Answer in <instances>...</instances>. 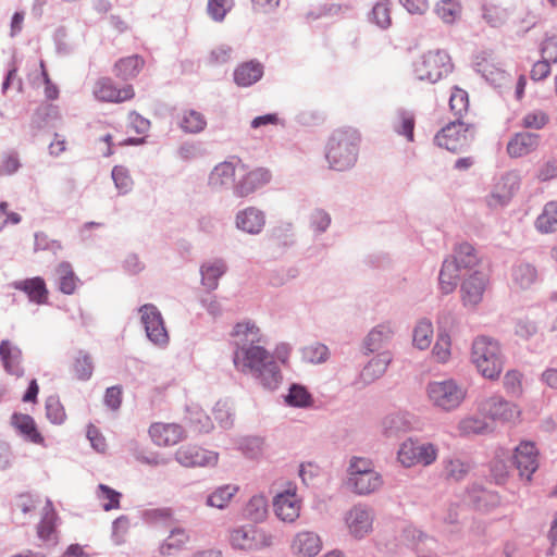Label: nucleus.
I'll return each mask as SVG.
<instances>
[{
    "instance_id": "47",
    "label": "nucleus",
    "mask_w": 557,
    "mask_h": 557,
    "mask_svg": "<svg viewBox=\"0 0 557 557\" xmlns=\"http://www.w3.org/2000/svg\"><path fill=\"white\" fill-rule=\"evenodd\" d=\"M432 322L429 319H421L413 329V345L421 350L426 349L432 343Z\"/></svg>"
},
{
    "instance_id": "35",
    "label": "nucleus",
    "mask_w": 557,
    "mask_h": 557,
    "mask_svg": "<svg viewBox=\"0 0 557 557\" xmlns=\"http://www.w3.org/2000/svg\"><path fill=\"white\" fill-rule=\"evenodd\" d=\"M287 406L293 408H311L314 399L308 388L299 383H292L288 393L284 396Z\"/></svg>"
},
{
    "instance_id": "64",
    "label": "nucleus",
    "mask_w": 557,
    "mask_h": 557,
    "mask_svg": "<svg viewBox=\"0 0 557 557\" xmlns=\"http://www.w3.org/2000/svg\"><path fill=\"white\" fill-rule=\"evenodd\" d=\"M310 227L317 233L322 234L326 232L331 224V215L323 209H314L309 218Z\"/></svg>"
},
{
    "instance_id": "14",
    "label": "nucleus",
    "mask_w": 557,
    "mask_h": 557,
    "mask_svg": "<svg viewBox=\"0 0 557 557\" xmlns=\"http://www.w3.org/2000/svg\"><path fill=\"white\" fill-rule=\"evenodd\" d=\"M94 94L97 99L107 102H124L134 97V88L132 85H125L117 88L113 81L109 77H102L97 81Z\"/></svg>"
},
{
    "instance_id": "3",
    "label": "nucleus",
    "mask_w": 557,
    "mask_h": 557,
    "mask_svg": "<svg viewBox=\"0 0 557 557\" xmlns=\"http://www.w3.org/2000/svg\"><path fill=\"white\" fill-rule=\"evenodd\" d=\"M471 360L482 376L488 380L498 379L505 363L499 343L484 335L473 341Z\"/></svg>"
},
{
    "instance_id": "57",
    "label": "nucleus",
    "mask_w": 557,
    "mask_h": 557,
    "mask_svg": "<svg viewBox=\"0 0 557 557\" xmlns=\"http://www.w3.org/2000/svg\"><path fill=\"white\" fill-rule=\"evenodd\" d=\"M46 416L47 419L53 424H62L65 421V410L58 396H49L47 398Z\"/></svg>"
},
{
    "instance_id": "2",
    "label": "nucleus",
    "mask_w": 557,
    "mask_h": 557,
    "mask_svg": "<svg viewBox=\"0 0 557 557\" xmlns=\"http://www.w3.org/2000/svg\"><path fill=\"white\" fill-rule=\"evenodd\" d=\"M360 135L356 129H336L329 138L325 158L330 169L347 171L355 166L360 146Z\"/></svg>"
},
{
    "instance_id": "19",
    "label": "nucleus",
    "mask_w": 557,
    "mask_h": 557,
    "mask_svg": "<svg viewBox=\"0 0 557 557\" xmlns=\"http://www.w3.org/2000/svg\"><path fill=\"white\" fill-rule=\"evenodd\" d=\"M149 435L159 446H172L184 438L185 431L176 423H153L149 428Z\"/></svg>"
},
{
    "instance_id": "13",
    "label": "nucleus",
    "mask_w": 557,
    "mask_h": 557,
    "mask_svg": "<svg viewBox=\"0 0 557 557\" xmlns=\"http://www.w3.org/2000/svg\"><path fill=\"white\" fill-rule=\"evenodd\" d=\"M175 460L184 467H203L214 465L218 455L199 446H182L175 453Z\"/></svg>"
},
{
    "instance_id": "27",
    "label": "nucleus",
    "mask_w": 557,
    "mask_h": 557,
    "mask_svg": "<svg viewBox=\"0 0 557 557\" xmlns=\"http://www.w3.org/2000/svg\"><path fill=\"white\" fill-rule=\"evenodd\" d=\"M347 524L355 537L362 539L372 528L369 510L362 506H355L348 512Z\"/></svg>"
},
{
    "instance_id": "21",
    "label": "nucleus",
    "mask_w": 557,
    "mask_h": 557,
    "mask_svg": "<svg viewBox=\"0 0 557 557\" xmlns=\"http://www.w3.org/2000/svg\"><path fill=\"white\" fill-rule=\"evenodd\" d=\"M201 285L208 290H215L219 280L227 272V264L222 258H214L200 265Z\"/></svg>"
},
{
    "instance_id": "55",
    "label": "nucleus",
    "mask_w": 557,
    "mask_h": 557,
    "mask_svg": "<svg viewBox=\"0 0 557 557\" xmlns=\"http://www.w3.org/2000/svg\"><path fill=\"white\" fill-rule=\"evenodd\" d=\"M112 180L120 194L125 195L133 187V180L127 168L115 165L111 172Z\"/></svg>"
},
{
    "instance_id": "25",
    "label": "nucleus",
    "mask_w": 557,
    "mask_h": 557,
    "mask_svg": "<svg viewBox=\"0 0 557 557\" xmlns=\"http://www.w3.org/2000/svg\"><path fill=\"white\" fill-rule=\"evenodd\" d=\"M263 76V65L250 60L239 64L234 71V82L239 87H249L259 82Z\"/></svg>"
},
{
    "instance_id": "40",
    "label": "nucleus",
    "mask_w": 557,
    "mask_h": 557,
    "mask_svg": "<svg viewBox=\"0 0 557 557\" xmlns=\"http://www.w3.org/2000/svg\"><path fill=\"white\" fill-rule=\"evenodd\" d=\"M269 239L280 248H289L295 244L294 225L280 222L269 231Z\"/></svg>"
},
{
    "instance_id": "28",
    "label": "nucleus",
    "mask_w": 557,
    "mask_h": 557,
    "mask_svg": "<svg viewBox=\"0 0 557 557\" xmlns=\"http://www.w3.org/2000/svg\"><path fill=\"white\" fill-rule=\"evenodd\" d=\"M292 548L302 557H314L320 553L322 542L317 533L304 531L297 533L293 541Z\"/></svg>"
},
{
    "instance_id": "52",
    "label": "nucleus",
    "mask_w": 557,
    "mask_h": 557,
    "mask_svg": "<svg viewBox=\"0 0 557 557\" xmlns=\"http://www.w3.org/2000/svg\"><path fill=\"white\" fill-rule=\"evenodd\" d=\"M449 107L456 119L461 120L463 113H467L469 109L468 92L465 89L455 86L450 92Z\"/></svg>"
},
{
    "instance_id": "23",
    "label": "nucleus",
    "mask_w": 557,
    "mask_h": 557,
    "mask_svg": "<svg viewBox=\"0 0 557 557\" xmlns=\"http://www.w3.org/2000/svg\"><path fill=\"white\" fill-rule=\"evenodd\" d=\"M190 541L188 531L184 528H173L170 534L164 539L158 548L161 556H173L185 549L186 544Z\"/></svg>"
},
{
    "instance_id": "15",
    "label": "nucleus",
    "mask_w": 557,
    "mask_h": 557,
    "mask_svg": "<svg viewBox=\"0 0 557 557\" xmlns=\"http://www.w3.org/2000/svg\"><path fill=\"white\" fill-rule=\"evenodd\" d=\"M271 180V173L264 168L255 169L246 173L234 184V195L236 197H247L268 184Z\"/></svg>"
},
{
    "instance_id": "17",
    "label": "nucleus",
    "mask_w": 557,
    "mask_h": 557,
    "mask_svg": "<svg viewBox=\"0 0 557 557\" xmlns=\"http://www.w3.org/2000/svg\"><path fill=\"white\" fill-rule=\"evenodd\" d=\"M273 508L276 517L292 523L300 515V503L295 492L285 491L277 494L273 499Z\"/></svg>"
},
{
    "instance_id": "39",
    "label": "nucleus",
    "mask_w": 557,
    "mask_h": 557,
    "mask_svg": "<svg viewBox=\"0 0 557 557\" xmlns=\"http://www.w3.org/2000/svg\"><path fill=\"white\" fill-rule=\"evenodd\" d=\"M391 337L392 330L389 326L384 324L376 325L368 333L363 341L366 354L379 351Z\"/></svg>"
},
{
    "instance_id": "4",
    "label": "nucleus",
    "mask_w": 557,
    "mask_h": 557,
    "mask_svg": "<svg viewBox=\"0 0 557 557\" xmlns=\"http://www.w3.org/2000/svg\"><path fill=\"white\" fill-rule=\"evenodd\" d=\"M450 55L442 49L430 50L421 54L412 63V72L417 79L435 84L453 72Z\"/></svg>"
},
{
    "instance_id": "50",
    "label": "nucleus",
    "mask_w": 557,
    "mask_h": 557,
    "mask_svg": "<svg viewBox=\"0 0 557 557\" xmlns=\"http://www.w3.org/2000/svg\"><path fill=\"white\" fill-rule=\"evenodd\" d=\"M237 492L238 487L235 485L227 484L220 486L207 497V505L223 509Z\"/></svg>"
},
{
    "instance_id": "59",
    "label": "nucleus",
    "mask_w": 557,
    "mask_h": 557,
    "mask_svg": "<svg viewBox=\"0 0 557 557\" xmlns=\"http://www.w3.org/2000/svg\"><path fill=\"white\" fill-rule=\"evenodd\" d=\"M482 17L492 27L502 26L507 18L506 11L497 5L484 4L482 7Z\"/></svg>"
},
{
    "instance_id": "11",
    "label": "nucleus",
    "mask_w": 557,
    "mask_h": 557,
    "mask_svg": "<svg viewBox=\"0 0 557 557\" xmlns=\"http://www.w3.org/2000/svg\"><path fill=\"white\" fill-rule=\"evenodd\" d=\"M487 284V277L483 272L473 271L466 277L460 287L461 298L466 307H475L482 301Z\"/></svg>"
},
{
    "instance_id": "48",
    "label": "nucleus",
    "mask_w": 557,
    "mask_h": 557,
    "mask_svg": "<svg viewBox=\"0 0 557 557\" xmlns=\"http://www.w3.org/2000/svg\"><path fill=\"white\" fill-rule=\"evenodd\" d=\"M398 123L395 124L394 131L406 137L408 141L414 140V114L406 109H399L397 111Z\"/></svg>"
},
{
    "instance_id": "29",
    "label": "nucleus",
    "mask_w": 557,
    "mask_h": 557,
    "mask_svg": "<svg viewBox=\"0 0 557 557\" xmlns=\"http://www.w3.org/2000/svg\"><path fill=\"white\" fill-rule=\"evenodd\" d=\"M511 281L519 289H529L537 282L539 273L536 268L529 262H517L511 267Z\"/></svg>"
},
{
    "instance_id": "30",
    "label": "nucleus",
    "mask_w": 557,
    "mask_h": 557,
    "mask_svg": "<svg viewBox=\"0 0 557 557\" xmlns=\"http://www.w3.org/2000/svg\"><path fill=\"white\" fill-rule=\"evenodd\" d=\"M448 259L457 265L459 271L472 270L480 260L476 249L467 242L457 244L454 248V255Z\"/></svg>"
},
{
    "instance_id": "37",
    "label": "nucleus",
    "mask_w": 557,
    "mask_h": 557,
    "mask_svg": "<svg viewBox=\"0 0 557 557\" xmlns=\"http://www.w3.org/2000/svg\"><path fill=\"white\" fill-rule=\"evenodd\" d=\"M178 126L186 134H198L206 128L207 120L201 112L186 109L182 111Z\"/></svg>"
},
{
    "instance_id": "60",
    "label": "nucleus",
    "mask_w": 557,
    "mask_h": 557,
    "mask_svg": "<svg viewBox=\"0 0 557 557\" xmlns=\"http://www.w3.org/2000/svg\"><path fill=\"white\" fill-rule=\"evenodd\" d=\"M330 350L326 345L315 343L302 349L304 359L311 363H323L327 360Z\"/></svg>"
},
{
    "instance_id": "1",
    "label": "nucleus",
    "mask_w": 557,
    "mask_h": 557,
    "mask_svg": "<svg viewBox=\"0 0 557 557\" xmlns=\"http://www.w3.org/2000/svg\"><path fill=\"white\" fill-rule=\"evenodd\" d=\"M233 335L245 336L242 347L234 351V366L243 373H250L258 383L268 391H275L283 381L280 364L262 346L255 345L260 341V330L253 322H242L234 326Z\"/></svg>"
},
{
    "instance_id": "8",
    "label": "nucleus",
    "mask_w": 557,
    "mask_h": 557,
    "mask_svg": "<svg viewBox=\"0 0 557 557\" xmlns=\"http://www.w3.org/2000/svg\"><path fill=\"white\" fill-rule=\"evenodd\" d=\"M437 457V448L434 444L419 440L408 438L398 450V460L404 467L414 465L430 466Z\"/></svg>"
},
{
    "instance_id": "32",
    "label": "nucleus",
    "mask_w": 557,
    "mask_h": 557,
    "mask_svg": "<svg viewBox=\"0 0 557 557\" xmlns=\"http://www.w3.org/2000/svg\"><path fill=\"white\" fill-rule=\"evenodd\" d=\"M392 361L389 352L384 351L372 358L361 370L360 380L370 384L381 377Z\"/></svg>"
},
{
    "instance_id": "61",
    "label": "nucleus",
    "mask_w": 557,
    "mask_h": 557,
    "mask_svg": "<svg viewBox=\"0 0 557 557\" xmlns=\"http://www.w3.org/2000/svg\"><path fill=\"white\" fill-rule=\"evenodd\" d=\"M98 497L100 499H108L107 503L102 504L104 511L120 508V500L122 494L106 484L98 485Z\"/></svg>"
},
{
    "instance_id": "41",
    "label": "nucleus",
    "mask_w": 557,
    "mask_h": 557,
    "mask_svg": "<svg viewBox=\"0 0 557 557\" xmlns=\"http://www.w3.org/2000/svg\"><path fill=\"white\" fill-rule=\"evenodd\" d=\"M459 275L460 271L457 265L450 262V259H445L438 275L441 292L446 295L450 294L457 286Z\"/></svg>"
},
{
    "instance_id": "24",
    "label": "nucleus",
    "mask_w": 557,
    "mask_h": 557,
    "mask_svg": "<svg viewBox=\"0 0 557 557\" xmlns=\"http://www.w3.org/2000/svg\"><path fill=\"white\" fill-rule=\"evenodd\" d=\"M0 357L4 370L9 374L17 377L24 374V369L21 366L22 351L18 347L13 346L10 341L3 339L0 342Z\"/></svg>"
},
{
    "instance_id": "16",
    "label": "nucleus",
    "mask_w": 557,
    "mask_h": 557,
    "mask_svg": "<svg viewBox=\"0 0 557 557\" xmlns=\"http://www.w3.org/2000/svg\"><path fill=\"white\" fill-rule=\"evenodd\" d=\"M519 188V176L516 173H506L502 176L500 183L496 186V190L487 197V205L490 207L507 206Z\"/></svg>"
},
{
    "instance_id": "58",
    "label": "nucleus",
    "mask_w": 557,
    "mask_h": 557,
    "mask_svg": "<svg viewBox=\"0 0 557 557\" xmlns=\"http://www.w3.org/2000/svg\"><path fill=\"white\" fill-rule=\"evenodd\" d=\"M172 516L173 511L168 507L145 509L141 512V519L148 524H166L172 519Z\"/></svg>"
},
{
    "instance_id": "5",
    "label": "nucleus",
    "mask_w": 557,
    "mask_h": 557,
    "mask_svg": "<svg viewBox=\"0 0 557 557\" xmlns=\"http://www.w3.org/2000/svg\"><path fill=\"white\" fill-rule=\"evenodd\" d=\"M475 128L472 124L456 119L445 125L434 137V143L446 150L459 153L470 147L474 139Z\"/></svg>"
},
{
    "instance_id": "49",
    "label": "nucleus",
    "mask_w": 557,
    "mask_h": 557,
    "mask_svg": "<svg viewBox=\"0 0 557 557\" xmlns=\"http://www.w3.org/2000/svg\"><path fill=\"white\" fill-rule=\"evenodd\" d=\"M59 274V288L63 294L71 295L76 288L77 277L73 272L72 265L67 261L61 262L57 268Z\"/></svg>"
},
{
    "instance_id": "53",
    "label": "nucleus",
    "mask_w": 557,
    "mask_h": 557,
    "mask_svg": "<svg viewBox=\"0 0 557 557\" xmlns=\"http://www.w3.org/2000/svg\"><path fill=\"white\" fill-rule=\"evenodd\" d=\"M264 441L260 436H245L238 442V449L249 459H257L263 453Z\"/></svg>"
},
{
    "instance_id": "45",
    "label": "nucleus",
    "mask_w": 557,
    "mask_h": 557,
    "mask_svg": "<svg viewBox=\"0 0 557 557\" xmlns=\"http://www.w3.org/2000/svg\"><path fill=\"white\" fill-rule=\"evenodd\" d=\"M391 8L392 2L389 0H380L373 5L372 10L369 12V22L375 24L381 29L388 28L392 23Z\"/></svg>"
},
{
    "instance_id": "6",
    "label": "nucleus",
    "mask_w": 557,
    "mask_h": 557,
    "mask_svg": "<svg viewBox=\"0 0 557 557\" xmlns=\"http://www.w3.org/2000/svg\"><path fill=\"white\" fill-rule=\"evenodd\" d=\"M426 392L433 406L443 411L455 410L466 397V389L453 379L432 381Z\"/></svg>"
},
{
    "instance_id": "22",
    "label": "nucleus",
    "mask_w": 557,
    "mask_h": 557,
    "mask_svg": "<svg viewBox=\"0 0 557 557\" xmlns=\"http://www.w3.org/2000/svg\"><path fill=\"white\" fill-rule=\"evenodd\" d=\"M11 424L16 429L20 435L34 444L41 445L45 442L44 436L37 429L34 418L27 413L14 412L11 417Z\"/></svg>"
},
{
    "instance_id": "44",
    "label": "nucleus",
    "mask_w": 557,
    "mask_h": 557,
    "mask_svg": "<svg viewBox=\"0 0 557 557\" xmlns=\"http://www.w3.org/2000/svg\"><path fill=\"white\" fill-rule=\"evenodd\" d=\"M45 515L37 525V535L44 542H51L55 533L57 513L50 499L47 500Z\"/></svg>"
},
{
    "instance_id": "12",
    "label": "nucleus",
    "mask_w": 557,
    "mask_h": 557,
    "mask_svg": "<svg viewBox=\"0 0 557 557\" xmlns=\"http://www.w3.org/2000/svg\"><path fill=\"white\" fill-rule=\"evenodd\" d=\"M235 226L243 233L259 235L265 226V213L257 207H246L236 212Z\"/></svg>"
},
{
    "instance_id": "7",
    "label": "nucleus",
    "mask_w": 557,
    "mask_h": 557,
    "mask_svg": "<svg viewBox=\"0 0 557 557\" xmlns=\"http://www.w3.org/2000/svg\"><path fill=\"white\" fill-rule=\"evenodd\" d=\"M274 536L253 524L242 525L231 532L233 548L242 550H260L273 545Z\"/></svg>"
},
{
    "instance_id": "26",
    "label": "nucleus",
    "mask_w": 557,
    "mask_h": 557,
    "mask_svg": "<svg viewBox=\"0 0 557 557\" xmlns=\"http://www.w3.org/2000/svg\"><path fill=\"white\" fill-rule=\"evenodd\" d=\"M383 484L377 472H364L362 475H349L347 485L358 495H369L377 491Z\"/></svg>"
},
{
    "instance_id": "62",
    "label": "nucleus",
    "mask_w": 557,
    "mask_h": 557,
    "mask_svg": "<svg viewBox=\"0 0 557 557\" xmlns=\"http://www.w3.org/2000/svg\"><path fill=\"white\" fill-rule=\"evenodd\" d=\"M404 537L407 541V543L411 545L412 548H414L416 550L417 548H422V544L426 545L428 543H435L434 539L430 537L421 530L411 525L404 529Z\"/></svg>"
},
{
    "instance_id": "10",
    "label": "nucleus",
    "mask_w": 557,
    "mask_h": 557,
    "mask_svg": "<svg viewBox=\"0 0 557 557\" xmlns=\"http://www.w3.org/2000/svg\"><path fill=\"white\" fill-rule=\"evenodd\" d=\"M539 451L534 443L521 442L513 454V463L521 479L530 482L539 468Z\"/></svg>"
},
{
    "instance_id": "38",
    "label": "nucleus",
    "mask_w": 557,
    "mask_h": 557,
    "mask_svg": "<svg viewBox=\"0 0 557 557\" xmlns=\"http://www.w3.org/2000/svg\"><path fill=\"white\" fill-rule=\"evenodd\" d=\"M269 504L264 495H253L244 508V516L253 523H261L268 517Z\"/></svg>"
},
{
    "instance_id": "51",
    "label": "nucleus",
    "mask_w": 557,
    "mask_h": 557,
    "mask_svg": "<svg viewBox=\"0 0 557 557\" xmlns=\"http://www.w3.org/2000/svg\"><path fill=\"white\" fill-rule=\"evenodd\" d=\"M73 371L77 380L88 381L94 373L91 356L84 350H79L73 363Z\"/></svg>"
},
{
    "instance_id": "63",
    "label": "nucleus",
    "mask_w": 557,
    "mask_h": 557,
    "mask_svg": "<svg viewBox=\"0 0 557 557\" xmlns=\"http://www.w3.org/2000/svg\"><path fill=\"white\" fill-rule=\"evenodd\" d=\"M468 498L476 509L483 510L486 509L493 495L480 485H472L468 490Z\"/></svg>"
},
{
    "instance_id": "54",
    "label": "nucleus",
    "mask_w": 557,
    "mask_h": 557,
    "mask_svg": "<svg viewBox=\"0 0 557 557\" xmlns=\"http://www.w3.org/2000/svg\"><path fill=\"white\" fill-rule=\"evenodd\" d=\"M435 12L443 22L451 24L460 14V5L457 0H441L435 7Z\"/></svg>"
},
{
    "instance_id": "33",
    "label": "nucleus",
    "mask_w": 557,
    "mask_h": 557,
    "mask_svg": "<svg viewBox=\"0 0 557 557\" xmlns=\"http://www.w3.org/2000/svg\"><path fill=\"white\" fill-rule=\"evenodd\" d=\"M145 65V60L138 55L133 54L129 57L121 58L115 62L113 72L116 77L123 81L135 78Z\"/></svg>"
},
{
    "instance_id": "36",
    "label": "nucleus",
    "mask_w": 557,
    "mask_h": 557,
    "mask_svg": "<svg viewBox=\"0 0 557 557\" xmlns=\"http://www.w3.org/2000/svg\"><path fill=\"white\" fill-rule=\"evenodd\" d=\"M536 231L541 234L557 232V201H548L534 222Z\"/></svg>"
},
{
    "instance_id": "9",
    "label": "nucleus",
    "mask_w": 557,
    "mask_h": 557,
    "mask_svg": "<svg viewBox=\"0 0 557 557\" xmlns=\"http://www.w3.org/2000/svg\"><path fill=\"white\" fill-rule=\"evenodd\" d=\"M140 321L148 339L156 346L166 347L170 337L160 310L153 304H145L138 309Z\"/></svg>"
},
{
    "instance_id": "18",
    "label": "nucleus",
    "mask_w": 557,
    "mask_h": 557,
    "mask_svg": "<svg viewBox=\"0 0 557 557\" xmlns=\"http://www.w3.org/2000/svg\"><path fill=\"white\" fill-rule=\"evenodd\" d=\"M9 286L25 293L30 302L36 305H45L48 302L49 292L45 280L40 276L13 281Z\"/></svg>"
},
{
    "instance_id": "42",
    "label": "nucleus",
    "mask_w": 557,
    "mask_h": 557,
    "mask_svg": "<svg viewBox=\"0 0 557 557\" xmlns=\"http://www.w3.org/2000/svg\"><path fill=\"white\" fill-rule=\"evenodd\" d=\"M410 419L408 413H392L384 418L383 433L387 437L397 436L399 433L406 432L410 429Z\"/></svg>"
},
{
    "instance_id": "34",
    "label": "nucleus",
    "mask_w": 557,
    "mask_h": 557,
    "mask_svg": "<svg viewBox=\"0 0 557 557\" xmlns=\"http://www.w3.org/2000/svg\"><path fill=\"white\" fill-rule=\"evenodd\" d=\"M481 409L492 420H509L512 416L511 405L500 396H492L486 399Z\"/></svg>"
},
{
    "instance_id": "43",
    "label": "nucleus",
    "mask_w": 557,
    "mask_h": 557,
    "mask_svg": "<svg viewBox=\"0 0 557 557\" xmlns=\"http://www.w3.org/2000/svg\"><path fill=\"white\" fill-rule=\"evenodd\" d=\"M474 71L493 86H498L506 78V73L502 69L488 62L485 58H476Z\"/></svg>"
},
{
    "instance_id": "56",
    "label": "nucleus",
    "mask_w": 557,
    "mask_h": 557,
    "mask_svg": "<svg viewBox=\"0 0 557 557\" xmlns=\"http://www.w3.org/2000/svg\"><path fill=\"white\" fill-rule=\"evenodd\" d=\"M233 7L234 0H208L207 13L213 21L222 22Z\"/></svg>"
},
{
    "instance_id": "46",
    "label": "nucleus",
    "mask_w": 557,
    "mask_h": 557,
    "mask_svg": "<svg viewBox=\"0 0 557 557\" xmlns=\"http://www.w3.org/2000/svg\"><path fill=\"white\" fill-rule=\"evenodd\" d=\"M186 420L199 433H209L213 428L211 418L198 406L187 408Z\"/></svg>"
},
{
    "instance_id": "20",
    "label": "nucleus",
    "mask_w": 557,
    "mask_h": 557,
    "mask_svg": "<svg viewBox=\"0 0 557 557\" xmlns=\"http://www.w3.org/2000/svg\"><path fill=\"white\" fill-rule=\"evenodd\" d=\"M540 144V135L521 132L510 138L507 144V152L511 158H520L534 151Z\"/></svg>"
},
{
    "instance_id": "31",
    "label": "nucleus",
    "mask_w": 557,
    "mask_h": 557,
    "mask_svg": "<svg viewBox=\"0 0 557 557\" xmlns=\"http://www.w3.org/2000/svg\"><path fill=\"white\" fill-rule=\"evenodd\" d=\"M235 183V166L228 161L215 165L209 175V185L215 190L234 187Z\"/></svg>"
}]
</instances>
